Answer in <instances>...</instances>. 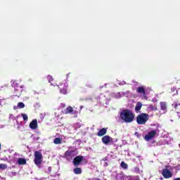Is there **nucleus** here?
<instances>
[{
	"label": "nucleus",
	"mask_w": 180,
	"mask_h": 180,
	"mask_svg": "<svg viewBox=\"0 0 180 180\" xmlns=\"http://www.w3.org/2000/svg\"><path fill=\"white\" fill-rule=\"evenodd\" d=\"M120 119L125 122V123H131L134 120V114L129 109L123 110L120 112Z\"/></svg>",
	"instance_id": "f257e3e1"
},
{
	"label": "nucleus",
	"mask_w": 180,
	"mask_h": 180,
	"mask_svg": "<svg viewBox=\"0 0 180 180\" xmlns=\"http://www.w3.org/2000/svg\"><path fill=\"white\" fill-rule=\"evenodd\" d=\"M150 119V115L147 113L142 112L137 115L136 123L137 124H146Z\"/></svg>",
	"instance_id": "f03ea898"
},
{
	"label": "nucleus",
	"mask_w": 180,
	"mask_h": 180,
	"mask_svg": "<svg viewBox=\"0 0 180 180\" xmlns=\"http://www.w3.org/2000/svg\"><path fill=\"white\" fill-rule=\"evenodd\" d=\"M34 162L37 167H40L43 162V155L39 151H35L34 153Z\"/></svg>",
	"instance_id": "7ed1b4c3"
},
{
	"label": "nucleus",
	"mask_w": 180,
	"mask_h": 180,
	"mask_svg": "<svg viewBox=\"0 0 180 180\" xmlns=\"http://www.w3.org/2000/svg\"><path fill=\"white\" fill-rule=\"evenodd\" d=\"M77 155V149L75 150H68L64 154V158L67 161H72V158Z\"/></svg>",
	"instance_id": "20e7f679"
},
{
	"label": "nucleus",
	"mask_w": 180,
	"mask_h": 180,
	"mask_svg": "<svg viewBox=\"0 0 180 180\" xmlns=\"http://www.w3.org/2000/svg\"><path fill=\"white\" fill-rule=\"evenodd\" d=\"M155 136H157V129L148 132V134L145 136L144 139L146 140V141H150V140L154 139Z\"/></svg>",
	"instance_id": "39448f33"
},
{
	"label": "nucleus",
	"mask_w": 180,
	"mask_h": 180,
	"mask_svg": "<svg viewBox=\"0 0 180 180\" xmlns=\"http://www.w3.org/2000/svg\"><path fill=\"white\" fill-rule=\"evenodd\" d=\"M83 161H84V156L82 155L76 156L73 159V165L75 167H78L79 165H81V162Z\"/></svg>",
	"instance_id": "423d86ee"
},
{
	"label": "nucleus",
	"mask_w": 180,
	"mask_h": 180,
	"mask_svg": "<svg viewBox=\"0 0 180 180\" xmlns=\"http://www.w3.org/2000/svg\"><path fill=\"white\" fill-rule=\"evenodd\" d=\"M101 141L103 144L108 146L109 143H112V141H113V139H112L109 135H105L101 139Z\"/></svg>",
	"instance_id": "0eeeda50"
},
{
	"label": "nucleus",
	"mask_w": 180,
	"mask_h": 180,
	"mask_svg": "<svg viewBox=\"0 0 180 180\" xmlns=\"http://www.w3.org/2000/svg\"><path fill=\"white\" fill-rule=\"evenodd\" d=\"M162 175L165 179H168L169 178H172V172H171V170L168 169H164L162 170Z\"/></svg>",
	"instance_id": "6e6552de"
},
{
	"label": "nucleus",
	"mask_w": 180,
	"mask_h": 180,
	"mask_svg": "<svg viewBox=\"0 0 180 180\" xmlns=\"http://www.w3.org/2000/svg\"><path fill=\"white\" fill-rule=\"evenodd\" d=\"M136 92L138 94H140L141 95H143V96H144V98H146L147 96V94L146 93V89L144 88V86H139L136 89Z\"/></svg>",
	"instance_id": "1a4fd4ad"
},
{
	"label": "nucleus",
	"mask_w": 180,
	"mask_h": 180,
	"mask_svg": "<svg viewBox=\"0 0 180 180\" xmlns=\"http://www.w3.org/2000/svg\"><path fill=\"white\" fill-rule=\"evenodd\" d=\"M30 127L32 130H36L37 129V120H33L30 123Z\"/></svg>",
	"instance_id": "9d476101"
},
{
	"label": "nucleus",
	"mask_w": 180,
	"mask_h": 180,
	"mask_svg": "<svg viewBox=\"0 0 180 180\" xmlns=\"http://www.w3.org/2000/svg\"><path fill=\"white\" fill-rule=\"evenodd\" d=\"M106 133H108V129L106 128H102L98 132L97 136H98V137H102L103 136H105Z\"/></svg>",
	"instance_id": "9b49d317"
},
{
	"label": "nucleus",
	"mask_w": 180,
	"mask_h": 180,
	"mask_svg": "<svg viewBox=\"0 0 180 180\" xmlns=\"http://www.w3.org/2000/svg\"><path fill=\"white\" fill-rule=\"evenodd\" d=\"M26 159L20 158L18 160V165H26Z\"/></svg>",
	"instance_id": "f8f14e48"
},
{
	"label": "nucleus",
	"mask_w": 180,
	"mask_h": 180,
	"mask_svg": "<svg viewBox=\"0 0 180 180\" xmlns=\"http://www.w3.org/2000/svg\"><path fill=\"white\" fill-rule=\"evenodd\" d=\"M73 172L75 175H79L82 174V169L81 167H76L73 169Z\"/></svg>",
	"instance_id": "ddd939ff"
},
{
	"label": "nucleus",
	"mask_w": 180,
	"mask_h": 180,
	"mask_svg": "<svg viewBox=\"0 0 180 180\" xmlns=\"http://www.w3.org/2000/svg\"><path fill=\"white\" fill-rule=\"evenodd\" d=\"M72 112H74V108H72V107H71V106H68L65 110V115H68L70 113H72Z\"/></svg>",
	"instance_id": "4468645a"
},
{
	"label": "nucleus",
	"mask_w": 180,
	"mask_h": 180,
	"mask_svg": "<svg viewBox=\"0 0 180 180\" xmlns=\"http://www.w3.org/2000/svg\"><path fill=\"white\" fill-rule=\"evenodd\" d=\"M142 106H143V104H141V102L137 103L136 105V106H135V110H136V112L140 111L141 109V108H142Z\"/></svg>",
	"instance_id": "2eb2a0df"
},
{
	"label": "nucleus",
	"mask_w": 180,
	"mask_h": 180,
	"mask_svg": "<svg viewBox=\"0 0 180 180\" xmlns=\"http://www.w3.org/2000/svg\"><path fill=\"white\" fill-rule=\"evenodd\" d=\"M167 103L165 102H160V109L161 110H167Z\"/></svg>",
	"instance_id": "dca6fc26"
},
{
	"label": "nucleus",
	"mask_w": 180,
	"mask_h": 180,
	"mask_svg": "<svg viewBox=\"0 0 180 180\" xmlns=\"http://www.w3.org/2000/svg\"><path fill=\"white\" fill-rule=\"evenodd\" d=\"M61 139L60 138H56L53 141L54 144H61Z\"/></svg>",
	"instance_id": "f3484780"
},
{
	"label": "nucleus",
	"mask_w": 180,
	"mask_h": 180,
	"mask_svg": "<svg viewBox=\"0 0 180 180\" xmlns=\"http://www.w3.org/2000/svg\"><path fill=\"white\" fill-rule=\"evenodd\" d=\"M121 167H122V168H123L124 169H127V168H129V165H127V164L125 163L124 162H121Z\"/></svg>",
	"instance_id": "a211bd4d"
},
{
	"label": "nucleus",
	"mask_w": 180,
	"mask_h": 180,
	"mask_svg": "<svg viewBox=\"0 0 180 180\" xmlns=\"http://www.w3.org/2000/svg\"><path fill=\"white\" fill-rule=\"evenodd\" d=\"M47 80H48V82H49V84H51V82H53V81H54V79H53V76L49 75L47 76Z\"/></svg>",
	"instance_id": "6ab92c4d"
},
{
	"label": "nucleus",
	"mask_w": 180,
	"mask_h": 180,
	"mask_svg": "<svg viewBox=\"0 0 180 180\" xmlns=\"http://www.w3.org/2000/svg\"><path fill=\"white\" fill-rule=\"evenodd\" d=\"M172 106L174 108L175 110H177L178 108L180 106V103L175 102L172 104Z\"/></svg>",
	"instance_id": "aec40b11"
},
{
	"label": "nucleus",
	"mask_w": 180,
	"mask_h": 180,
	"mask_svg": "<svg viewBox=\"0 0 180 180\" xmlns=\"http://www.w3.org/2000/svg\"><path fill=\"white\" fill-rule=\"evenodd\" d=\"M148 109H150V110H157V106L150 104L148 106Z\"/></svg>",
	"instance_id": "412c9836"
},
{
	"label": "nucleus",
	"mask_w": 180,
	"mask_h": 180,
	"mask_svg": "<svg viewBox=\"0 0 180 180\" xmlns=\"http://www.w3.org/2000/svg\"><path fill=\"white\" fill-rule=\"evenodd\" d=\"M18 108H19V109H23V108H25V103L22 102L18 103Z\"/></svg>",
	"instance_id": "4be33fe9"
},
{
	"label": "nucleus",
	"mask_w": 180,
	"mask_h": 180,
	"mask_svg": "<svg viewBox=\"0 0 180 180\" xmlns=\"http://www.w3.org/2000/svg\"><path fill=\"white\" fill-rule=\"evenodd\" d=\"M8 168V165L0 164V169H6Z\"/></svg>",
	"instance_id": "5701e85b"
},
{
	"label": "nucleus",
	"mask_w": 180,
	"mask_h": 180,
	"mask_svg": "<svg viewBox=\"0 0 180 180\" xmlns=\"http://www.w3.org/2000/svg\"><path fill=\"white\" fill-rule=\"evenodd\" d=\"M22 116L24 122H27V120H29V117L26 114H22Z\"/></svg>",
	"instance_id": "b1692460"
},
{
	"label": "nucleus",
	"mask_w": 180,
	"mask_h": 180,
	"mask_svg": "<svg viewBox=\"0 0 180 180\" xmlns=\"http://www.w3.org/2000/svg\"><path fill=\"white\" fill-rule=\"evenodd\" d=\"M60 94H63V95H65L67 94V89H60Z\"/></svg>",
	"instance_id": "393cba45"
},
{
	"label": "nucleus",
	"mask_w": 180,
	"mask_h": 180,
	"mask_svg": "<svg viewBox=\"0 0 180 180\" xmlns=\"http://www.w3.org/2000/svg\"><path fill=\"white\" fill-rule=\"evenodd\" d=\"M60 108H65V103H61L60 104Z\"/></svg>",
	"instance_id": "a878e982"
},
{
	"label": "nucleus",
	"mask_w": 180,
	"mask_h": 180,
	"mask_svg": "<svg viewBox=\"0 0 180 180\" xmlns=\"http://www.w3.org/2000/svg\"><path fill=\"white\" fill-rule=\"evenodd\" d=\"M15 96H18V98H19V95H18V94H15Z\"/></svg>",
	"instance_id": "bb28decb"
},
{
	"label": "nucleus",
	"mask_w": 180,
	"mask_h": 180,
	"mask_svg": "<svg viewBox=\"0 0 180 180\" xmlns=\"http://www.w3.org/2000/svg\"><path fill=\"white\" fill-rule=\"evenodd\" d=\"M1 143H0V150H1Z\"/></svg>",
	"instance_id": "cd10ccee"
}]
</instances>
